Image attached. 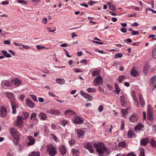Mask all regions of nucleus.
<instances>
[{"label": "nucleus", "mask_w": 156, "mask_h": 156, "mask_svg": "<svg viewBox=\"0 0 156 156\" xmlns=\"http://www.w3.org/2000/svg\"><path fill=\"white\" fill-rule=\"evenodd\" d=\"M67 123L68 121L66 120H61L59 122V124L60 125L62 126H65Z\"/></svg>", "instance_id": "obj_34"}, {"label": "nucleus", "mask_w": 156, "mask_h": 156, "mask_svg": "<svg viewBox=\"0 0 156 156\" xmlns=\"http://www.w3.org/2000/svg\"><path fill=\"white\" fill-rule=\"evenodd\" d=\"M12 108V113L13 114H15L16 112V109L17 108V107L16 105L15 101L10 102Z\"/></svg>", "instance_id": "obj_22"}, {"label": "nucleus", "mask_w": 156, "mask_h": 156, "mask_svg": "<svg viewBox=\"0 0 156 156\" xmlns=\"http://www.w3.org/2000/svg\"><path fill=\"white\" fill-rule=\"evenodd\" d=\"M121 31L123 33H125L126 32V28L122 27L120 29Z\"/></svg>", "instance_id": "obj_59"}, {"label": "nucleus", "mask_w": 156, "mask_h": 156, "mask_svg": "<svg viewBox=\"0 0 156 156\" xmlns=\"http://www.w3.org/2000/svg\"><path fill=\"white\" fill-rule=\"evenodd\" d=\"M149 142V139L148 138H143L140 141V144L141 145L146 146Z\"/></svg>", "instance_id": "obj_23"}, {"label": "nucleus", "mask_w": 156, "mask_h": 156, "mask_svg": "<svg viewBox=\"0 0 156 156\" xmlns=\"http://www.w3.org/2000/svg\"><path fill=\"white\" fill-rule=\"evenodd\" d=\"M103 110V107L102 105H100L98 108V110L100 112H101Z\"/></svg>", "instance_id": "obj_60"}, {"label": "nucleus", "mask_w": 156, "mask_h": 156, "mask_svg": "<svg viewBox=\"0 0 156 156\" xmlns=\"http://www.w3.org/2000/svg\"><path fill=\"white\" fill-rule=\"evenodd\" d=\"M87 90L88 92H96V89L95 88L89 87L87 89Z\"/></svg>", "instance_id": "obj_43"}, {"label": "nucleus", "mask_w": 156, "mask_h": 156, "mask_svg": "<svg viewBox=\"0 0 156 156\" xmlns=\"http://www.w3.org/2000/svg\"><path fill=\"white\" fill-rule=\"evenodd\" d=\"M140 156H145L144 149L143 148H142L140 149Z\"/></svg>", "instance_id": "obj_45"}, {"label": "nucleus", "mask_w": 156, "mask_h": 156, "mask_svg": "<svg viewBox=\"0 0 156 156\" xmlns=\"http://www.w3.org/2000/svg\"><path fill=\"white\" fill-rule=\"evenodd\" d=\"M9 2L7 1H4L2 2H1V4L3 5H6L9 4Z\"/></svg>", "instance_id": "obj_63"}, {"label": "nucleus", "mask_w": 156, "mask_h": 156, "mask_svg": "<svg viewBox=\"0 0 156 156\" xmlns=\"http://www.w3.org/2000/svg\"><path fill=\"white\" fill-rule=\"evenodd\" d=\"M125 98V97L123 95H122L120 97V99L121 103V105L122 107L126 106V102L125 101L124 99Z\"/></svg>", "instance_id": "obj_19"}, {"label": "nucleus", "mask_w": 156, "mask_h": 156, "mask_svg": "<svg viewBox=\"0 0 156 156\" xmlns=\"http://www.w3.org/2000/svg\"><path fill=\"white\" fill-rule=\"evenodd\" d=\"M92 75L93 76H95L99 75V70H96L95 71L93 70L92 72Z\"/></svg>", "instance_id": "obj_40"}, {"label": "nucleus", "mask_w": 156, "mask_h": 156, "mask_svg": "<svg viewBox=\"0 0 156 156\" xmlns=\"http://www.w3.org/2000/svg\"><path fill=\"white\" fill-rule=\"evenodd\" d=\"M7 113V110L5 108L2 107L0 108V116L4 117L6 116Z\"/></svg>", "instance_id": "obj_8"}, {"label": "nucleus", "mask_w": 156, "mask_h": 156, "mask_svg": "<svg viewBox=\"0 0 156 156\" xmlns=\"http://www.w3.org/2000/svg\"><path fill=\"white\" fill-rule=\"evenodd\" d=\"M75 112L71 110H68L65 112V114L66 115H72L75 114Z\"/></svg>", "instance_id": "obj_29"}, {"label": "nucleus", "mask_w": 156, "mask_h": 156, "mask_svg": "<svg viewBox=\"0 0 156 156\" xmlns=\"http://www.w3.org/2000/svg\"><path fill=\"white\" fill-rule=\"evenodd\" d=\"M153 114L147 115V119L151 121L153 120Z\"/></svg>", "instance_id": "obj_48"}, {"label": "nucleus", "mask_w": 156, "mask_h": 156, "mask_svg": "<svg viewBox=\"0 0 156 156\" xmlns=\"http://www.w3.org/2000/svg\"><path fill=\"white\" fill-rule=\"evenodd\" d=\"M132 34L133 35H136L139 34V32L137 31H133L131 32Z\"/></svg>", "instance_id": "obj_53"}, {"label": "nucleus", "mask_w": 156, "mask_h": 156, "mask_svg": "<svg viewBox=\"0 0 156 156\" xmlns=\"http://www.w3.org/2000/svg\"><path fill=\"white\" fill-rule=\"evenodd\" d=\"M139 98L140 105L142 107H144L145 105V101L141 94H139Z\"/></svg>", "instance_id": "obj_16"}, {"label": "nucleus", "mask_w": 156, "mask_h": 156, "mask_svg": "<svg viewBox=\"0 0 156 156\" xmlns=\"http://www.w3.org/2000/svg\"><path fill=\"white\" fill-rule=\"evenodd\" d=\"M37 48V49L40 50L41 49H42L43 48H44L45 47L41 46H40V45H37L36 46Z\"/></svg>", "instance_id": "obj_54"}, {"label": "nucleus", "mask_w": 156, "mask_h": 156, "mask_svg": "<svg viewBox=\"0 0 156 156\" xmlns=\"http://www.w3.org/2000/svg\"><path fill=\"white\" fill-rule=\"evenodd\" d=\"M40 153L39 152L33 151L29 154L28 156H40Z\"/></svg>", "instance_id": "obj_30"}, {"label": "nucleus", "mask_w": 156, "mask_h": 156, "mask_svg": "<svg viewBox=\"0 0 156 156\" xmlns=\"http://www.w3.org/2000/svg\"><path fill=\"white\" fill-rule=\"evenodd\" d=\"M59 150L61 154L62 155H64L66 154V150L65 147V146L63 145L61 146L59 148Z\"/></svg>", "instance_id": "obj_20"}, {"label": "nucleus", "mask_w": 156, "mask_h": 156, "mask_svg": "<svg viewBox=\"0 0 156 156\" xmlns=\"http://www.w3.org/2000/svg\"><path fill=\"white\" fill-rule=\"evenodd\" d=\"M11 81L12 83H13L16 87H18L22 85V80L17 78L12 79Z\"/></svg>", "instance_id": "obj_4"}, {"label": "nucleus", "mask_w": 156, "mask_h": 156, "mask_svg": "<svg viewBox=\"0 0 156 156\" xmlns=\"http://www.w3.org/2000/svg\"><path fill=\"white\" fill-rule=\"evenodd\" d=\"M2 53L3 55L7 58H10L12 57V56L10 54L8 53L5 50H2Z\"/></svg>", "instance_id": "obj_31"}, {"label": "nucleus", "mask_w": 156, "mask_h": 156, "mask_svg": "<svg viewBox=\"0 0 156 156\" xmlns=\"http://www.w3.org/2000/svg\"><path fill=\"white\" fill-rule=\"evenodd\" d=\"M156 76H154L153 77H152L151 79L150 80V81L149 82V84H153L156 79Z\"/></svg>", "instance_id": "obj_47"}, {"label": "nucleus", "mask_w": 156, "mask_h": 156, "mask_svg": "<svg viewBox=\"0 0 156 156\" xmlns=\"http://www.w3.org/2000/svg\"><path fill=\"white\" fill-rule=\"evenodd\" d=\"M29 114L28 112H23V119H26L29 116Z\"/></svg>", "instance_id": "obj_38"}, {"label": "nucleus", "mask_w": 156, "mask_h": 156, "mask_svg": "<svg viewBox=\"0 0 156 156\" xmlns=\"http://www.w3.org/2000/svg\"><path fill=\"white\" fill-rule=\"evenodd\" d=\"M150 143L153 147L155 148L156 147V142L153 138L151 139L150 141Z\"/></svg>", "instance_id": "obj_32"}, {"label": "nucleus", "mask_w": 156, "mask_h": 156, "mask_svg": "<svg viewBox=\"0 0 156 156\" xmlns=\"http://www.w3.org/2000/svg\"><path fill=\"white\" fill-rule=\"evenodd\" d=\"M80 93L83 97L86 99H88L89 101H90L93 99L91 95L83 92L82 91L80 92Z\"/></svg>", "instance_id": "obj_12"}, {"label": "nucleus", "mask_w": 156, "mask_h": 156, "mask_svg": "<svg viewBox=\"0 0 156 156\" xmlns=\"http://www.w3.org/2000/svg\"><path fill=\"white\" fill-rule=\"evenodd\" d=\"M47 152L50 156H55L57 153L56 148L52 145H48L47 146Z\"/></svg>", "instance_id": "obj_3"}, {"label": "nucleus", "mask_w": 156, "mask_h": 156, "mask_svg": "<svg viewBox=\"0 0 156 156\" xmlns=\"http://www.w3.org/2000/svg\"><path fill=\"white\" fill-rule=\"evenodd\" d=\"M124 122L123 121H122L121 122V129L122 130L124 129Z\"/></svg>", "instance_id": "obj_56"}, {"label": "nucleus", "mask_w": 156, "mask_h": 156, "mask_svg": "<svg viewBox=\"0 0 156 156\" xmlns=\"http://www.w3.org/2000/svg\"><path fill=\"white\" fill-rule=\"evenodd\" d=\"M30 96L32 98L34 101H37V102H38V101L37 100V97L33 95H31Z\"/></svg>", "instance_id": "obj_52"}, {"label": "nucleus", "mask_w": 156, "mask_h": 156, "mask_svg": "<svg viewBox=\"0 0 156 156\" xmlns=\"http://www.w3.org/2000/svg\"><path fill=\"white\" fill-rule=\"evenodd\" d=\"M127 136L129 138H133L136 137V135L134 131L132 130H129L128 132Z\"/></svg>", "instance_id": "obj_24"}, {"label": "nucleus", "mask_w": 156, "mask_h": 156, "mask_svg": "<svg viewBox=\"0 0 156 156\" xmlns=\"http://www.w3.org/2000/svg\"><path fill=\"white\" fill-rule=\"evenodd\" d=\"M15 151L13 149L9 150L7 154V156H14Z\"/></svg>", "instance_id": "obj_33"}, {"label": "nucleus", "mask_w": 156, "mask_h": 156, "mask_svg": "<svg viewBox=\"0 0 156 156\" xmlns=\"http://www.w3.org/2000/svg\"><path fill=\"white\" fill-rule=\"evenodd\" d=\"M85 148L87 149L90 153H93L92 144L91 143H87L84 145Z\"/></svg>", "instance_id": "obj_11"}, {"label": "nucleus", "mask_w": 156, "mask_h": 156, "mask_svg": "<svg viewBox=\"0 0 156 156\" xmlns=\"http://www.w3.org/2000/svg\"><path fill=\"white\" fill-rule=\"evenodd\" d=\"M144 127V125L141 123H139L138 125L135 126L134 130L136 132H138L142 130Z\"/></svg>", "instance_id": "obj_10"}, {"label": "nucleus", "mask_w": 156, "mask_h": 156, "mask_svg": "<svg viewBox=\"0 0 156 156\" xmlns=\"http://www.w3.org/2000/svg\"><path fill=\"white\" fill-rule=\"evenodd\" d=\"M4 85L6 87H10L11 86L12 83L9 80H6L5 82Z\"/></svg>", "instance_id": "obj_39"}, {"label": "nucleus", "mask_w": 156, "mask_h": 156, "mask_svg": "<svg viewBox=\"0 0 156 156\" xmlns=\"http://www.w3.org/2000/svg\"><path fill=\"white\" fill-rule=\"evenodd\" d=\"M51 136H52V137L53 138L54 140L55 141H56L57 140L58 138L55 136L53 134L51 133Z\"/></svg>", "instance_id": "obj_58"}, {"label": "nucleus", "mask_w": 156, "mask_h": 156, "mask_svg": "<svg viewBox=\"0 0 156 156\" xmlns=\"http://www.w3.org/2000/svg\"><path fill=\"white\" fill-rule=\"evenodd\" d=\"M72 153L73 155L80 153L79 151L77 149H73L72 150Z\"/></svg>", "instance_id": "obj_46"}, {"label": "nucleus", "mask_w": 156, "mask_h": 156, "mask_svg": "<svg viewBox=\"0 0 156 156\" xmlns=\"http://www.w3.org/2000/svg\"><path fill=\"white\" fill-rule=\"evenodd\" d=\"M47 19L46 18H45L43 19V20L42 21V23L44 24H46L47 23Z\"/></svg>", "instance_id": "obj_62"}, {"label": "nucleus", "mask_w": 156, "mask_h": 156, "mask_svg": "<svg viewBox=\"0 0 156 156\" xmlns=\"http://www.w3.org/2000/svg\"><path fill=\"white\" fill-rule=\"evenodd\" d=\"M94 146L96 148L97 152L99 154H104L108 155L110 153L109 150L106 147L103 143H95L94 144Z\"/></svg>", "instance_id": "obj_1"}, {"label": "nucleus", "mask_w": 156, "mask_h": 156, "mask_svg": "<svg viewBox=\"0 0 156 156\" xmlns=\"http://www.w3.org/2000/svg\"><path fill=\"white\" fill-rule=\"evenodd\" d=\"M130 74L131 76L134 77H135L138 75V71L135 69V67L132 68L130 71Z\"/></svg>", "instance_id": "obj_13"}, {"label": "nucleus", "mask_w": 156, "mask_h": 156, "mask_svg": "<svg viewBox=\"0 0 156 156\" xmlns=\"http://www.w3.org/2000/svg\"><path fill=\"white\" fill-rule=\"evenodd\" d=\"M31 119L33 120H37V119L36 117V115L35 113H32L30 116Z\"/></svg>", "instance_id": "obj_36"}, {"label": "nucleus", "mask_w": 156, "mask_h": 156, "mask_svg": "<svg viewBox=\"0 0 156 156\" xmlns=\"http://www.w3.org/2000/svg\"><path fill=\"white\" fill-rule=\"evenodd\" d=\"M123 56V54L121 53H118L116 54L114 58L116 59L118 58H121Z\"/></svg>", "instance_id": "obj_42"}, {"label": "nucleus", "mask_w": 156, "mask_h": 156, "mask_svg": "<svg viewBox=\"0 0 156 156\" xmlns=\"http://www.w3.org/2000/svg\"><path fill=\"white\" fill-rule=\"evenodd\" d=\"M143 119L144 120H145L146 119V113L145 112H143Z\"/></svg>", "instance_id": "obj_61"}, {"label": "nucleus", "mask_w": 156, "mask_h": 156, "mask_svg": "<svg viewBox=\"0 0 156 156\" xmlns=\"http://www.w3.org/2000/svg\"><path fill=\"white\" fill-rule=\"evenodd\" d=\"M55 81L57 83L60 84H63L65 83V80L62 78L57 79Z\"/></svg>", "instance_id": "obj_28"}, {"label": "nucleus", "mask_w": 156, "mask_h": 156, "mask_svg": "<svg viewBox=\"0 0 156 156\" xmlns=\"http://www.w3.org/2000/svg\"><path fill=\"white\" fill-rule=\"evenodd\" d=\"M126 145V143L124 141H122L119 143V147H124Z\"/></svg>", "instance_id": "obj_41"}, {"label": "nucleus", "mask_w": 156, "mask_h": 156, "mask_svg": "<svg viewBox=\"0 0 156 156\" xmlns=\"http://www.w3.org/2000/svg\"><path fill=\"white\" fill-rule=\"evenodd\" d=\"M127 156H136L133 153H128Z\"/></svg>", "instance_id": "obj_64"}, {"label": "nucleus", "mask_w": 156, "mask_h": 156, "mask_svg": "<svg viewBox=\"0 0 156 156\" xmlns=\"http://www.w3.org/2000/svg\"><path fill=\"white\" fill-rule=\"evenodd\" d=\"M148 66L147 65L145 66L143 69V72L145 75H147V72L148 70Z\"/></svg>", "instance_id": "obj_37"}, {"label": "nucleus", "mask_w": 156, "mask_h": 156, "mask_svg": "<svg viewBox=\"0 0 156 156\" xmlns=\"http://www.w3.org/2000/svg\"><path fill=\"white\" fill-rule=\"evenodd\" d=\"M40 119H41L45 120L46 119L47 117L45 114L44 113L41 112L39 115Z\"/></svg>", "instance_id": "obj_26"}, {"label": "nucleus", "mask_w": 156, "mask_h": 156, "mask_svg": "<svg viewBox=\"0 0 156 156\" xmlns=\"http://www.w3.org/2000/svg\"><path fill=\"white\" fill-rule=\"evenodd\" d=\"M6 95L9 99L10 102L14 101L15 99V97L13 95V94L12 93L6 92Z\"/></svg>", "instance_id": "obj_15"}, {"label": "nucleus", "mask_w": 156, "mask_h": 156, "mask_svg": "<svg viewBox=\"0 0 156 156\" xmlns=\"http://www.w3.org/2000/svg\"><path fill=\"white\" fill-rule=\"evenodd\" d=\"M28 139L29 141V142H28L27 145L30 146L33 145L35 142V140L34 139L33 137L30 136H28Z\"/></svg>", "instance_id": "obj_21"}, {"label": "nucleus", "mask_w": 156, "mask_h": 156, "mask_svg": "<svg viewBox=\"0 0 156 156\" xmlns=\"http://www.w3.org/2000/svg\"><path fill=\"white\" fill-rule=\"evenodd\" d=\"M27 106L31 108H33L34 107V104L30 99H27L26 100Z\"/></svg>", "instance_id": "obj_18"}, {"label": "nucleus", "mask_w": 156, "mask_h": 156, "mask_svg": "<svg viewBox=\"0 0 156 156\" xmlns=\"http://www.w3.org/2000/svg\"><path fill=\"white\" fill-rule=\"evenodd\" d=\"M17 2L18 3H21L23 4H26L27 3V2L23 0H18Z\"/></svg>", "instance_id": "obj_50"}, {"label": "nucleus", "mask_w": 156, "mask_h": 156, "mask_svg": "<svg viewBox=\"0 0 156 156\" xmlns=\"http://www.w3.org/2000/svg\"><path fill=\"white\" fill-rule=\"evenodd\" d=\"M147 115L153 114V111L152 108L150 105H149L147 108Z\"/></svg>", "instance_id": "obj_25"}, {"label": "nucleus", "mask_w": 156, "mask_h": 156, "mask_svg": "<svg viewBox=\"0 0 156 156\" xmlns=\"http://www.w3.org/2000/svg\"><path fill=\"white\" fill-rule=\"evenodd\" d=\"M152 54L154 58L156 57V47L154 48L152 50Z\"/></svg>", "instance_id": "obj_44"}, {"label": "nucleus", "mask_w": 156, "mask_h": 156, "mask_svg": "<svg viewBox=\"0 0 156 156\" xmlns=\"http://www.w3.org/2000/svg\"><path fill=\"white\" fill-rule=\"evenodd\" d=\"M74 72L76 73H81L82 71L79 68H77L74 69Z\"/></svg>", "instance_id": "obj_57"}, {"label": "nucleus", "mask_w": 156, "mask_h": 156, "mask_svg": "<svg viewBox=\"0 0 156 156\" xmlns=\"http://www.w3.org/2000/svg\"><path fill=\"white\" fill-rule=\"evenodd\" d=\"M9 133L11 135L12 138L13 140L14 144L16 145H17L20 139V133L13 127L10 128Z\"/></svg>", "instance_id": "obj_2"}, {"label": "nucleus", "mask_w": 156, "mask_h": 156, "mask_svg": "<svg viewBox=\"0 0 156 156\" xmlns=\"http://www.w3.org/2000/svg\"><path fill=\"white\" fill-rule=\"evenodd\" d=\"M69 143L70 146H71L73 145L75 143V141L74 140L71 139L69 141Z\"/></svg>", "instance_id": "obj_51"}, {"label": "nucleus", "mask_w": 156, "mask_h": 156, "mask_svg": "<svg viewBox=\"0 0 156 156\" xmlns=\"http://www.w3.org/2000/svg\"><path fill=\"white\" fill-rule=\"evenodd\" d=\"M22 119L23 118L21 116H18L17 117V119L16 122V126L20 127L23 122Z\"/></svg>", "instance_id": "obj_14"}, {"label": "nucleus", "mask_w": 156, "mask_h": 156, "mask_svg": "<svg viewBox=\"0 0 156 156\" xmlns=\"http://www.w3.org/2000/svg\"><path fill=\"white\" fill-rule=\"evenodd\" d=\"M75 131L79 138H82L85 135V132L82 129H75Z\"/></svg>", "instance_id": "obj_6"}, {"label": "nucleus", "mask_w": 156, "mask_h": 156, "mask_svg": "<svg viewBox=\"0 0 156 156\" xmlns=\"http://www.w3.org/2000/svg\"><path fill=\"white\" fill-rule=\"evenodd\" d=\"M73 122L75 124H81L83 123V120L79 116H76L73 119Z\"/></svg>", "instance_id": "obj_7"}, {"label": "nucleus", "mask_w": 156, "mask_h": 156, "mask_svg": "<svg viewBox=\"0 0 156 156\" xmlns=\"http://www.w3.org/2000/svg\"><path fill=\"white\" fill-rule=\"evenodd\" d=\"M138 119V117L135 113H133L132 116L129 118V120L133 122H136Z\"/></svg>", "instance_id": "obj_17"}, {"label": "nucleus", "mask_w": 156, "mask_h": 156, "mask_svg": "<svg viewBox=\"0 0 156 156\" xmlns=\"http://www.w3.org/2000/svg\"><path fill=\"white\" fill-rule=\"evenodd\" d=\"M126 78V77L125 76L123 75H121L119 77L118 80L119 83H121L122 82V81L125 80Z\"/></svg>", "instance_id": "obj_35"}, {"label": "nucleus", "mask_w": 156, "mask_h": 156, "mask_svg": "<svg viewBox=\"0 0 156 156\" xmlns=\"http://www.w3.org/2000/svg\"><path fill=\"white\" fill-rule=\"evenodd\" d=\"M109 9L110 10L113 11H115L116 10L115 7L112 4L110 6V7H109Z\"/></svg>", "instance_id": "obj_49"}, {"label": "nucleus", "mask_w": 156, "mask_h": 156, "mask_svg": "<svg viewBox=\"0 0 156 156\" xmlns=\"http://www.w3.org/2000/svg\"><path fill=\"white\" fill-rule=\"evenodd\" d=\"M94 82L95 83L94 85L96 86L101 85L103 84L102 78L101 76H99L94 80Z\"/></svg>", "instance_id": "obj_5"}, {"label": "nucleus", "mask_w": 156, "mask_h": 156, "mask_svg": "<svg viewBox=\"0 0 156 156\" xmlns=\"http://www.w3.org/2000/svg\"><path fill=\"white\" fill-rule=\"evenodd\" d=\"M133 99L134 101V103L135 104V105L137 107H139L140 104L139 103V101L138 99L136 98V96H135V94H134V96H133Z\"/></svg>", "instance_id": "obj_27"}, {"label": "nucleus", "mask_w": 156, "mask_h": 156, "mask_svg": "<svg viewBox=\"0 0 156 156\" xmlns=\"http://www.w3.org/2000/svg\"><path fill=\"white\" fill-rule=\"evenodd\" d=\"M48 113L52 115H59L60 114V112L58 110L55 109H52L47 111Z\"/></svg>", "instance_id": "obj_9"}, {"label": "nucleus", "mask_w": 156, "mask_h": 156, "mask_svg": "<svg viewBox=\"0 0 156 156\" xmlns=\"http://www.w3.org/2000/svg\"><path fill=\"white\" fill-rule=\"evenodd\" d=\"M115 87L116 91L120 90V88L119 87L118 85L116 83H115Z\"/></svg>", "instance_id": "obj_55"}]
</instances>
